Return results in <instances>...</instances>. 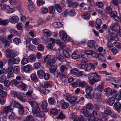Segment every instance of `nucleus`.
<instances>
[{
    "mask_svg": "<svg viewBox=\"0 0 121 121\" xmlns=\"http://www.w3.org/2000/svg\"><path fill=\"white\" fill-rule=\"evenodd\" d=\"M71 56L72 58L74 59H76L79 58L81 61H82V63H85L86 62H87V59L84 56L83 54L81 53V55H78L75 52L73 53L72 55Z\"/></svg>",
    "mask_w": 121,
    "mask_h": 121,
    "instance_id": "f257e3e1",
    "label": "nucleus"
},
{
    "mask_svg": "<svg viewBox=\"0 0 121 121\" xmlns=\"http://www.w3.org/2000/svg\"><path fill=\"white\" fill-rule=\"evenodd\" d=\"M60 34L61 38L62 39L65 43L69 41L70 38L69 36H67L66 33L64 30H61L60 32Z\"/></svg>",
    "mask_w": 121,
    "mask_h": 121,
    "instance_id": "f03ea898",
    "label": "nucleus"
},
{
    "mask_svg": "<svg viewBox=\"0 0 121 121\" xmlns=\"http://www.w3.org/2000/svg\"><path fill=\"white\" fill-rule=\"evenodd\" d=\"M104 91L106 93V95L107 96H109L111 95H114L117 92L115 91L112 90L111 88H105Z\"/></svg>",
    "mask_w": 121,
    "mask_h": 121,
    "instance_id": "7ed1b4c3",
    "label": "nucleus"
},
{
    "mask_svg": "<svg viewBox=\"0 0 121 121\" xmlns=\"http://www.w3.org/2000/svg\"><path fill=\"white\" fill-rule=\"evenodd\" d=\"M40 110L39 107L38 106L32 109V112L34 116L37 117L38 116V113Z\"/></svg>",
    "mask_w": 121,
    "mask_h": 121,
    "instance_id": "20e7f679",
    "label": "nucleus"
},
{
    "mask_svg": "<svg viewBox=\"0 0 121 121\" xmlns=\"http://www.w3.org/2000/svg\"><path fill=\"white\" fill-rule=\"evenodd\" d=\"M81 113L83 114L86 117H88L91 115V113L89 111L87 110L86 108H83L81 110Z\"/></svg>",
    "mask_w": 121,
    "mask_h": 121,
    "instance_id": "39448f33",
    "label": "nucleus"
},
{
    "mask_svg": "<svg viewBox=\"0 0 121 121\" xmlns=\"http://www.w3.org/2000/svg\"><path fill=\"white\" fill-rule=\"evenodd\" d=\"M3 111L1 113L3 115L5 113L6 114L8 113L9 112H11L13 109V108L10 106H8L4 107L3 108Z\"/></svg>",
    "mask_w": 121,
    "mask_h": 121,
    "instance_id": "423d86ee",
    "label": "nucleus"
},
{
    "mask_svg": "<svg viewBox=\"0 0 121 121\" xmlns=\"http://www.w3.org/2000/svg\"><path fill=\"white\" fill-rule=\"evenodd\" d=\"M47 103L44 101H43L42 103L41 108L44 112H47L48 111L47 108Z\"/></svg>",
    "mask_w": 121,
    "mask_h": 121,
    "instance_id": "0eeeda50",
    "label": "nucleus"
},
{
    "mask_svg": "<svg viewBox=\"0 0 121 121\" xmlns=\"http://www.w3.org/2000/svg\"><path fill=\"white\" fill-rule=\"evenodd\" d=\"M19 20V19L17 16H13L9 19V21L13 23H15L17 22Z\"/></svg>",
    "mask_w": 121,
    "mask_h": 121,
    "instance_id": "6e6552de",
    "label": "nucleus"
},
{
    "mask_svg": "<svg viewBox=\"0 0 121 121\" xmlns=\"http://www.w3.org/2000/svg\"><path fill=\"white\" fill-rule=\"evenodd\" d=\"M68 49L66 48H64L62 49L63 54L65 58H69L70 55L68 52Z\"/></svg>",
    "mask_w": 121,
    "mask_h": 121,
    "instance_id": "1a4fd4ad",
    "label": "nucleus"
},
{
    "mask_svg": "<svg viewBox=\"0 0 121 121\" xmlns=\"http://www.w3.org/2000/svg\"><path fill=\"white\" fill-rule=\"evenodd\" d=\"M57 96L56 95H53V97H51L49 98L48 99L49 103L51 104H54L55 102V98H57Z\"/></svg>",
    "mask_w": 121,
    "mask_h": 121,
    "instance_id": "9d476101",
    "label": "nucleus"
},
{
    "mask_svg": "<svg viewBox=\"0 0 121 121\" xmlns=\"http://www.w3.org/2000/svg\"><path fill=\"white\" fill-rule=\"evenodd\" d=\"M91 70L93 71L94 70V66L92 63H89L88 64L87 66L84 69V70L87 71H90Z\"/></svg>",
    "mask_w": 121,
    "mask_h": 121,
    "instance_id": "9b49d317",
    "label": "nucleus"
},
{
    "mask_svg": "<svg viewBox=\"0 0 121 121\" xmlns=\"http://www.w3.org/2000/svg\"><path fill=\"white\" fill-rule=\"evenodd\" d=\"M45 73L42 70H39L37 72V74L40 78H42L45 75Z\"/></svg>",
    "mask_w": 121,
    "mask_h": 121,
    "instance_id": "f8f14e48",
    "label": "nucleus"
},
{
    "mask_svg": "<svg viewBox=\"0 0 121 121\" xmlns=\"http://www.w3.org/2000/svg\"><path fill=\"white\" fill-rule=\"evenodd\" d=\"M28 102L33 108L39 105V103L35 101H29Z\"/></svg>",
    "mask_w": 121,
    "mask_h": 121,
    "instance_id": "ddd939ff",
    "label": "nucleus"
},
{
    "mask_svg": "<svg viewBox=\"0 0 121 121\" xmlns=\"http://www.w3.org/2000/svg\"><path fill=\"white\" fill-rule=\"evenodd\" d=\"M108 32L110 35H111L112 37H116L118 35L117 32L115 31L112 30L111 29H109L108 30Z\"/></svg>",
    "mask_w": 121,
    "mask_h": 121,
    "instance_id": "4468645a",
    "label": "nucleus"
},
{
    "mask_svg": "<svg viewBox=\"0 0 121 121\" xmlns=\"http://www.w3.org/2000/svg\"><path fill=\"white\" fill-rule=\"evenodd\" d=\"M52 83L50 81L46 82H43L42 83L43 87L45 88H47L48 87L51 86L52 85Z\"/></svg>",
    "mask_w": 121,
    "mask_h": 121,
    "instance_id": "2eb2a0df",
    "label": "nucleus"
},
{
    "mask_svg": "<svg viewBox=\"0 0 121 121\" xmlns=\"http://www.w3.org/2000/svg\"><path fill=\"white\" fill-rule=\"evenodd\" d=\"M11 93L12 94L14 95L13 97H19L21 95H22V93L19 92H17L16 91H12L11 92Z\"/></svg>",
    "mask_w": 121,
    "mask_h": 121,
    "instance_id": "dca6fc26",
    "label": "nucleus"
},
{
    "mask_svg": "<svg viewBox=\"0 0 121 121\" xmlns=\"http://www.w3.org/2000/svg\"><path fill=\"white\" fill-rule=\"evenodd\" d=\"M2 43L4 44L5 48H7L9 46V42L6 39H3L2 40Z\"/></svg>",
    "mask_w": 121,
    "mask_h": 121,
    "instance_id": "f3484780",
    "label": "nucleus"
},
{
    "mask_svg": "<svg viewBox=\"0 0 121 121\" xmlns=\"http://www.w3.org/2000/svg\"><path fill=\"white\" fill-rule=\"evenodd\" d=\"M55 9L59 13H60L62 11V9L61 6L58 4H54Z\"/></svg>",
    "mask_w": 121,
    "mask_h": 121,
    "instance_id": "a211bd4d",
    "label": "nucleus"
},
{
    "mask_svg": "<svg viewBox=\"0 0 121 121\" xmlns=\"http://www.w3.org/2000/svg\"><path fill=\"white\" fill-rule=\"evenodd\" d=\"M56 52V57L60 61L62 62L64 61L65 60V59L63 57L60 55L59 53L58 52V53H57V52Z\"/></svg>",
    "mask_w": 121,
    "mask_h": 121,
    "instance_id": "6ab92c4d",
    "label": "nucleus"
},
{
    "mask_svg": "<svg viewBox=\"0 0 121 121\" xmlns=\"http://www.w3.org/2000/svg\"><path fill=\"white\" fill-rule=\"evenodd\" d=\"M49 69V71L51 73H54L56 70L57 67L56 65H54L51 66Z\"/></svg>",
    "mask_w": 121,
    "mask_h": 121,
    "instance_id": "aec40b11",
    "label": "nucleus"
},
{
    "mask_svg": "<svg viewBox=\"0 0 121 121\" xmlns=\"http://www.w3.org/2000/svg\"><path fill=\"white\" fill-rule=\"evenodd\" d=\"M12 103L15 107L17 108L20 109L23 107L18 102L15 101H13Z\"/></svg>",
    "mask_w": 121,
    "mask_h": 121,
    "instance_id": "412c9836",
    "label": "nucleus"
},
{
    "mask_svg": "<svg viewBox=\"0 0 121 121\" xmlns=\"http://www.w3.org/2000/svg\"><path fill=\"white\" fill-rule=\"evenodd\" d=\"M94 48L95 49L98 51L99 52H101L103 51V54H104L105 53V50L104 49H103L102 47H100L98 45H97V48H96V47H94Z\"/></svg>",
    "mask_w": 121,
    "mask_h": 121,
    "instance_id": "4be33fe9",
    "label": "nucleus"
},
{
    "mask_svg": "<svg viewBox=\"0 0 121 121\" xmlns=\"http://www.w3.org/2000/svg\"><path fill=\"white\" fill-rule=\"evenodd\" d=\"M23 69L25 72H28L31 70V66L29 65H27L24 67Z\"/></svg>",
    "mask_w": 121,
    "mask_h": 121,
    "instance_id": "5701e85b",
    "label": "nucleus"
},
{
    "mask_svg": "<svg viewBox=\"0 0 121 121\" xmlns=\"http://www.w3.org/2000/svg\"><path fill=\"white\" fill-rule=\"evenodd\" d=\"M115 102V98L113 97H110L108 100V102L110 106H112Z\"/></svg>",
    "mask_w": 121,
    "mask_h": 121,
    "instance_id": "b1692460",
    "label": "nucleus"
},
{
    "mask_svg": "<svg viewBox=\"0 0 121 121\" xmlns=\"http://www.w3.org/2000/svg\"><path fill=\"white\" fill-rule=\"evenodd\" d=\"M96 23L97 25L96 28L97 29H99L100 28V26L102 23L101 20L99 19H97L96 21Z\"/></svg>",
    "mask_w": 121,
    "mask_h": 121,
    "instance_id": "393cba45",
    "label": "nucleus"
},
{
    "mask_svg": "<svg viewBox=\"0 0 121 121\" xmlns=\"http://www.w3.org/2000/svg\"><path fill=\"white\" fill-rule=\"evenodd\" d=\"M28 59L31 62H34L35 60L36 57L34 54H31L29 56Z\"/></svg>",
    "mask_w": 121,
    "mask_h": 121,
    "instance_id": "a878e982",
    "label": "nucleus"
},
{
    "mask_svg": "<svg viewBox=\"0 0 121 121\" xmlns=\"http://www.w3.org/2000/svg\"><path fill=\"white\" fill-rule=\"evenodd\" d=\"M9 23V21L8 20H3L0 18V24L1 25L5 26Z\"/></svg>",
    "mask_w": 121,
    "mask_h": 121,
    "instance_id": "bb28decb",
    "label": "nucleus"
},
{
    "mask_svg": "<svg viewBox=\"0 0 121 121\" xmlns=\"http://www.w3.org/2000/svg\"><path fill=\"white\" fill-rule=\"evenodd\" d=\"M120 26L117 24H115L112 27V30L115 31L117 32L120 29Z\"/></svg>",
    "mask_w": 121,
    "mask_h": 121,
    "instance_id": "cd10ccee",
    "label": "nucleus"
},
{
    "mask_svg": "<svg viewBox=\"0 0 121 121\" xmlns=\"http://www.w3.org/2000/svg\"><path fill=\"white\" fill-rule=\"evenodd\" d=\"M71 73L72 74L76 75L79 73V72L78 69L76 68H74L71 69Z\"/></svg>",
    "mask_w": 121,
    "mask_h": 121,
    "instance_id": "c85d7f7f",
    "label": "nucleus"
},
{
    "mask_svg": "<svg viewBox=\"0 0 121 121\" xmlns=\"http://www.w3.org/2000/svg\"><path fill=\"white\" fill-rule=\"evenodd\" d=\"M42 62L41 61H39L38 62L35 63L34 66V68L36 69H38L41 66L40 64Z\"/></svg>",
    "mask_w": 121,
    "mask_h": 121,
    "instance_id": "c756f323",
    "label": "nucleus"
},
{
    "mask_svg": "<svg viewBox=\"0 0 121 121\" xmlns=\"http://www.w3.org/2000/svg\"><path fill=\"white\" fill-rule=\"evenodd\" d=\"M80 100V98L79 97L75 98L74 96H72L69 101V102L73 101H77V102H78Z\"/></svg>",
    "mask_w": 121,
    "mask_h": 121,
    "instance_id": "7c9ffc66",
    "label": "nucleus"
},
{
    "mask_svg": "<svg viewBox=\"0 0 121 121\" xmlns=\"http://www.w3.org/2000/svg\"><path fill=\"white\" fill-rule=\"evenodd\" d=\"M52 26L55 28H58L61 27L62 25L60 22H55L52 23Z\"/></svg>",
    "mask_w": 121,
    "mask_h": 121,
    "instance_id": "2f4dec72",
    "label": "nucleus"
},
{
    "mask_svg": "<svg viewBox=\"0 0 121 121\" xmlns=\"http://www.w3.org/2000/svg\"><path fill=\"white\" fill-rule=\"evenodd\" d=\"M92 90V87L89 86H86V91L87 93H90Z\"/></svg>",
    "mask_w": 121,
    "mask_h": 121,
    "instance_id": "473e14b6",
    "label": "nucleus"
},
{
    "mask_svg": "<svg viewBox=\"0 0 121 121\" xmlns=\"http://www.w3.org/2000/svg\"><path fill=\"white\" fill-rule=\"evenodd\" d=\"M23 121H34V119L32 116L29 115L26 116V119L23 120Z\"/></svg>",
    "mask_w": 121,
    "mask_h": 121,
    "instance_id": "72a5a7b5",
    "label": "nucleus"
},
{
    "mask_svg": "<svg viewBox=\"0 0 121 121\" xmlns=\"http://www.w3.org/2000/svg\"><path fill=\"white\" fill-rule=\"evenodd\" d=\"M51 56L49 55H47L46 57H45L44 59L43 62L45 63L47 62L48 61L51 60Z\"/></svg>",
    "mask_w": 121,
    "mask_h": 121,
    "instance_id": "f704fd0d",
    "label": "nucleus"
},
{
    "mask_svg": "<svg viewBox=\"0 0 121 121\" xmlns=\"http://www.w3.org/2000/svg\"><path fill=\"white\" fill-rule=\"evenodd\" d=\"M67 69V67L65 66L64 65H62L60 66V71L61 73H63L64 71L66 70Z\"/></svg>",
    "mask_w": 121,
    "mask_h": 121,
    "instance_id": "c9c22d12",
    "label": "nucleus"
},
{
    "mask_svg": "<svg viewBox=\"0 0 121 121\" xmlns=\"http://www.w3.org/2000/svg\"><path fill=\"white\" fill-rule=\"evenodd\" d=\"M54 4L53 6L49 7V12L51 13H53L55 12V9Z\"/></svg>",
    "mask_w": 121,
    "mask_h": 121,
    "instance_id": "e433bc0d",
    "label": "nucleus"
},
{
    "mask_svg": "<svg viewBox=\"0 0 121 121\" xmlns=\"http://www.w3.org/2000/svg\"><path fill=\"white\" fill-rule=\"evenodd\" d=\"M31 79L34 82H36L38 80V78L36 75L34 74H32L31 75Z\"/></svg>",
    "mask_w": 121,
    "mask_h": 121,
    "instance_id": "4c0bfd02",
    "label": "nucleus"
},
{
    "mask_svg": "<svg viewBox=\"0 0 121 121\" xmlns=\"http://www.w3.org/2000/svg\"><path fill=\"white\" fill-rule=\"evenodd\" d=\"M86 109L90 110H92L94 108L93 105L90 103L87 104L85 108Z\"/></svg>",
    "mask_w": 121,
    "mask_h": 121,
    "instance_id": "58836bf2",
    "label": "nucleus"
},
{
    "mask_svg": "<svg viewBox=\"0 0 121 121\" xmlns=\"http://www.w3.org/2000/svg\"><path fill=\"white\" fill-rule=\"evenodd\" d=\"M87 85V83L84 81L80 82L79 80V87H84L86 86Z\"/></svg>",
    "mask_w": 121,
    "mask_h": 121,
    "instance_id": "ea45409f",
    "label": "nucleus"
},
{
    "mask_svg": "<svg viewBox=\"0 0 121 121\" xmlns=\"http://www.w3.org/2000/svg\"><path fill=\"white\" fill-rule=\"evenodd\" d=\"M14 43L17 45H18L20 43L21 41L20 39L18 38H15L13 40Z\"/></svg>",
    "mask_w": 121,
    "mask_h": 121,
    "instance_id": "a19ab883",
    "label": "nucleus"
},
{
    "mask_svg": "<svg viewBox=\"0 0 121 121\" xmlns=\"http://www.w3.org/2000/svg\"><path fill=\"white\" fill-rule=\"evenodd\" d=\"M115 108H120L121 109V104H120L119 101H117L114 104Z\"/></svg>",
    "mask_w": 121,
    "mask_h": 121,
    "instance_id": "79ce46f5",
    "label": "nucleus"
},
{
    "mask_svg": "<svg viewBox=\"0 0 121 121\" xmlns=\"http://www.w3.org/2000/svg\"><path fill=\"white\" fill-rule=\"evenodd\" d=\"M50 113L52 114L57 115L58 113V112L56 108H53L51 110Z\"/></svg>",
    "mask_w": 121,
    "mask_h": 121,
    "instance_id": "37998d69",
    "label": "nucleus"
},
{
    "mask_svg": "<svg viewBox=\"0 0 121 121\" xmlns=\"http://www.w3.org/2000/svg\"><path fill=\"white\" fill-rule=\"evenodd\" d=\"M6 79V76L5 75L1 76L0 77V82L4 83L5 82Z\"/></svg>",
    "mask_w": 121,
    "mask_h": 121,
    "instance_id": "c03bdc74",
    "label": "nucleus"
},
{
    "mask_svg": "<svg viewBox=\"0 0 121 121\" xmlns=\"http://www.w3.org/2000/svg\"><path fill=\"white\" fill-rule=\"evenodd\" d=\"M98 59L99 60L103 62H104L105 61V58L101 55H99L98 56Z\"/></svg>",
    "mask_w": 121,
    "mask_h": 121,
    "instance_id": "a18cd8bd",
    "label": "nucleus"
},
{
    "mask_svg": "<svg viewBox=\"0 0 121 121\" xmlns=\"http://www.w3.org/2000/svg\"><path fill=\"white\" fill-rule=\"evenodd\" d=\"M0 97H2L4 98L7 96V94L6 92L2 91L0 92Z\"/></svg>",
    "mask_w": 121,
    "mask_h": 121,
    "instance_id": "49530a36",
    "label": "nucleus"
},
{
    "mask_svg": "<svg viewBox=\"0 0 121 121\" xmlns=\"http://www.w3.org/2000/svg\"><path fill=\"white\" fill-rule=\"evenodd\" d=\"M81 61V64L78 65V66L79 68L81 69H83L85 68L86 64L87 62H86L85 63H82V61Z\"/></svg>",
    "mask_w": 121,
    "mask_h": 121,
    "instance_id": "de8ad7c7",
    "label": "nucleus"
},
{
    "mask_svg": "<svg viewBox=\"0 0 121 121\" xmlns=\"http://www.w3.org/2000/svg\"><path fill=\"white\" fill-rule=\"evenodd\" d=\"M43 32L46 34L48 37H50L51 35V32L48 29H45L44 30Z\"/></svg>",
    "mask_w": 121,
    "mask_h": 121,
    "instance_id": "09e8293b",
    "label": "nucleus"
},
{
    "mask_svg": "<svg viewBox=\"0 0 121 121\" xmlns=\"http://www.w3.org/2000/svg\"><path fill=\"white\" fill-rule=\"evenodd\" d=\"M19 114L21 116H23L24 114V110L23 108L22 107L20 108L18 110Z\"/></svg>",
    "mask_w": 121,
    "mask_h": 121,
    "instance_id": "8fccbe9b",
    "label": "nucleus"
},
{
    "mask_svg": "<svg viewBox=\"0 0 121 121\" xmlns=\"http://www.w3.org/2000/svg\"><path fill=\"white\" fill-rule=\"evenodd\" d=\"M28 62V59L25 57H23L22 59L21 63L23 65H24L27 63Z\"/></svg>",
    "mask_w": 121,
    "mask_h": 121,
    "instance_id": "3c124183",
    "label": "nucleus"
},
{
    "mask_svg": "<svg viewBox=\"0 0 121 121\" xmlns=\"http://www.w3.org/2000/svg\"><path fill=\"white\" fill-rule=\"evenodd\" d=\"M69 106L68 103L65 102L63 103L62 105V108L63 109H65L67 108Z\"/></svg>",
    "mask_w": 121,
    "mask_h": 121,
    "instance_id": "603ef678",
    "label": "nucleus"
},
{
    "mask_svg": "<svg viewBox=\"0 0 121 121\" xmlns=\"http://www.w3.org/2000/svg\"><path fill=\"white\" fill-rule=\"evenodd\" d=\"M37 49L38 50L40 51H43L44 50L43 46L41 44L38 45Z\"/></svg>",
    "mask_w": 121,
    "mask_h": 121,
    "instance_id": "864d4df0",
    "label": "nucleus"
},
{
    "mask_svg": "<svg viewBox=\"0 0 121 121\" xmlns=\"http://www.w3.org/2000/svg\"><path fill=\"white\" fill-rule=\"evenodd\" d=\"M106 10L107 13L108 14L111 13L112 11L111 8L110 6L107 7L106 8Z\"/></svg>",
    "mask_w": 121,
    "mask_h": 121,
    "instance_id": "5fc2aeb1",
    "label": "nucleus"
},
{
    "mask_svg": "<svg viewBox=\"0 0 121 121\" xmlns=\"http://www.w3.org/2000/svg\"><path fill=\"white\" fill-rule=\"evenodd\" d=\"M95 44L94 42L92 41L88 43V46L90 47H93L95 46Z\"/></svg>",
    "mask_w": 121,
    "mask_h": 121,
    "instance_id": "6e6d98bb",
    "label": "nucleus"
},
{
    "mask_svg": "<svg viewBox=\"0 0 121 121\" xmlns=\"http://www.w3.org/2000/svg\"><path fill=\"white\" fill-rule=\"evenodd\" d=\"M20 82L22 83V82H18L15 80H13L11 81V84H14L15 85L17 86L18 85V84L20 83Z\"/></svg>",
    "mask_w": 121,
    "mask_h": 121,
    "instance_id": "4d7b16f0",
    "label": "nucleus"
},
{
    "mask_svg": "<svg viewBox=\"0 0 121 121\" xmlns=\"http://www.w3.org/2000/svg\"><path fill=\"white\" fill-rule=\"evenodd\" d=\"M94 77L93 78H96L95 79H94L95 80V82H97L100 80V78L99 76L97 74H94Z\"/></svg>",
    "mask_w": 121,
    "mask_h": 121,
    "instance_id": "13d9d810",
    "label": "nucleus"
},
{
    "mask_svg": "<svg viewBox=\"0 0 121 121\" xmlns=\"http://www.w3.org/2000/svg\"><path fill=\"white\" fill-rule=\"evenodd\" d=\"M80 6L82 7H83L84 10H86V8L88 7L87 4H85L84 3H83L80 4Z\"/></svg>",
    "mask_w": 121,
    "mask_h": 121,
    "instance_id": "bf43d9fd",
    "label": "nucleus"
},
{
    "mask_svg": "<svg viewBox=\"0 0 121 121\" xmlns=\"http://www.w3.org/2000/svg\"><path fill=\"white\" fill-rule=\"evenodd\" d=\"M104 112L105 114L108 115H110L112 112L110 109L108 108L105 110Z\"/></svg>",
    "mask_w": 121,
    "mask_h": 121,
    "instance_id": "052dcab7",
    "label": "nucleus"
},
{
    "mask_svg": "<svg viewBox=\"0 0 121 121\" xmlns=\"http://www.w3.org/2000/svg\"><path fill=\"white\" fill-rule=\"evenodd\" d=\"M65 118V116L63 114L62 112L60 113L59 115L57 117L58 119H62Z\"/></svg>",
    "mask_w": 121,
    "mask_h": 121,
    "instance_id": "680f3d73",
    "label": "nucleus"
},
{
    "mask_svg": "<svg viewBox=\"0 0 121 121\" xmlns=\"http://www.w3.org/2000/svg\"><path fill=\"white\" fill-rule=\"evenodd\" d=\"M121 0H112L113 4L116 6L118 5V3L121 2Z\"/></svg>",
    "mask_w": 121,
    "mask_h": 121,
    "instance_id": "e2e57ef3",
    "label": "nucleus"
},
{
    "mask_svg": "<svg viewBox=\"0 0 121 121\" xmlns=\"http://www.w3.org/2000/svg\"><path fill=\"white\" fill-rule=\"evenodd\" d=\"M89 14L88 13H85L83 15L82 17L85 19H88L89 18Z\"/></svg>",
    "mask_w": 121,
    "mask_h": 121,
    "instance_id": "0e129e2a",
    "label": "nucleus"
},
{
    "mask_svg": "<svg viewBox=\"0 0 121 121\" xmlns=\"http://www.w3.org/2000/svg\"><path fill=\"white\" fill-rule=\"evenodd\" d=\"M47 62V65L49 66H52L53 65V62L52 60L51 59L50 60L48 61Z\"/></svg>",
    "mask_w": 121,
    "mask_h": 121,
    "instance_id": "69168bd1",
    "label": "nucleus"
},
{
    "mask_svg": "<svg viewBox=\"0 0 121 121\" xmlns=\"http://www.w3.org/2000/svg\"><path fill=\"white\" fill-rule=\"evenodd\" d=\"M14 58L13 57H11L10 58L9 62V64L13 65L14 64Z\"/></svg>",
    "mask_w": 121,
    "mask_h": 121,
    "instance_id": "338daca9",
    "label": "nucleus"
},
{
    "mask_svg": "<svg viewBox=\"0 0 121 121\" xmlns=\"http://www.w3.org/2000/svg\"><path fill=\"white\" fill-rule=\"evenodd\" d=\"M14 73H17L19 71V67L17 66H15L13 68V70Z\"/></svg>",
    "mask_w": 121,
    "mask_h": 121,
    "instance_id": "774afa93",
    "label": "nucleus"
}]
</instances>
